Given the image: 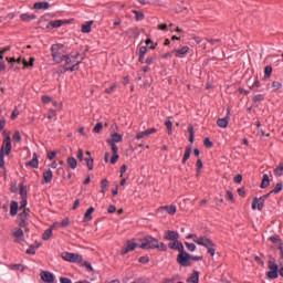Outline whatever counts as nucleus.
Returning a JSON list of instances; mask_svg holds the SVG:
<instances>
[{"instance_id": "f257e3e1", "label": "nucleus", "mask_w": 283, "mask_h": 283, "mask_svg": "<svg viewBox=\"0 0 283 283\" xmlns=\"http://www.w3.org/2000/svg\"><path fill=\"white\" fill-rule=\"evenodd\" d=\"M195 238L193 242L198 244L199 247H205L208 251V253L213 258L216 255V243L207 237H198V234H188L187 240H191Z\"/></svg>"}, {"instance_id": "f03ea898", "label": "nucleus", "mask_w": 283, "mask_h": 283, "mask_svg": "<svg viewBox=\"0 0 283 283\" xmlns=\"http://www.w3.org/2000/svg\"><path fill=\"white\" fill-rule=\"evenodd\" d=\"M78 56H81L80 52L74 54H66L64 57L65 66L64 72H76L78 71V65H81L82 61H78Z\"/></svg>"}, {"instance_id": "7ed1b4c3", "label": "nucleus", "mask_w": 283, "mask_h": 283, "mask_svg": "<svg viewBox=\"0 0 283 283\" xmlns=\"http://www.w3.org/2000/svg\"><path fill=\"white\" fill-rule=\"evenodd\" d=\"M51 55L54 63H56V65L63 63V61L65 60V56L67 55V53L65 52V45L53 44L51 46Z\"/></svg>"}, {"instance_id": "20e7f679", "label": "nucleus", "mask_w": 283, "mask_h": 283, "mask_svg": "<svg viewBox=\"0 0 283 283\" xmlns=\"http://www.w3.org/2000/svg\"><path fill=\"white\" fill-rule=\"evenodd\" d=\"M3 143L4 145L0 149V169L6 167L4 154L6 156H10V153L12 151V138H10V135L4 138Z\"/></svg>"}, {"instance_id": "39448f33", "label": "nucleus", "mask_w": 283, "mask_h": 283, "mask_svg": "<svg viewBox=\"0 0 283 283\" xmlns=\"http://www.w3.org/2000/svg\"><path fill=\"white\" fill-rule=\"evenodd\" d=\"M62 259L65 260V262H72L74 264H81L83 262V255L72 252H63Z\"/></svg>"}, {"instance_id": "423d86ee", "label": "nucleus", "mask_w": 283, "mask_h": 283, "mask_svg": "<svg viewBox=\"0 0 283 283\" xmlns=\"http://www.w3.org/2000/svg\"><path fill=\"white\" fill-rule=\"evenodd\" d=\"M158 247V240L154 237H146L144 238L140 249L149 250V249H156Z\"/></svg>"}, {"instance_id": "0eeeda50", "label": "nucleus", "mask_w": 283, "mask_h": 283, "mask_svg": "<svg viewBox=\"0 0 283 283\" xmlns=\"http://www.w3.org/2000/svg\"><path fill=\"white\" fill-rule=\"evenodd\" d=\"M191 254L187 253L185 250L178 254L177 262L181 266H191Z\"/></svg>"}, {"instance_id": "6e6552de", "label": "nucleus", "mask_w": 283, "mask_h": 283, "mask_svg": "<svg viewBox=\"0 0 283 283\" xmlns=\"http://www.w3.org/2000/svg\"><path fill=\"white\" fill-rule=\"evenodd\" d=\"M269 272H266V276L269 280H277L279 276V270H277V263L275 261H269Z\"/></svg>"}, {"instance_id": "1a4fd4ad", "label": "nucleus", "mask_w": 283, "mask_h": 283, "mask_svg": "<svg viewBox=\"0 0 283 283\" xmlns=\"http://www.w3.org/2000/svg\"><path fill=\"white\" fill-rule=\"evenodd\" d=\"M28 218H30V209L24 208L23 211L18 216V224L21 228L28 227Z\"/></svg>"}, {"instance_id": "9d476101", "label": "nucleus", "mask_w": 283, "mask_h": 283, "mask_svg": "<svg viewBox=\"0 0 283 283\" xmlns=\"http://www.w3.org/2000/svg\"><path fill=\"white\" fill-rule=\"evenodd\" d=\"M164 239L170 242H176L177 240H180V233L174 230H166L164 234Z\"/></svg>"}, {"instance_id": "9b49d317", "label": "nucleus", "mask_w": 283, "mask_h": 283, "mask_svg": "<svg viewBox=\"0 0 283 283\" xmlns=\"http://www.w3.org/2000/svg\"><path fill=\"white\" fill-rule=\"evenodd\" d=\"M172 54H175V56L177 59H185L187 56V54H189V46H182L181 49H175V50H172Z\"/></svg>"}, {"instance_id": "f8f14e48", "label": "nucleus", "mask_w": 283, "mask_h": 283, "mask_svg": "<svg viewBox=\"0 0 283 283\" xmlns=\"http://www.w3.org/2000/svg\"><path fill=\"white\" fill-rule=\"evenodd\" d=\"M156 132H158V129H156V128H148V129L137 134L135 136V139L136 140H140L142 138H147V137L151 136V134H156Z\"/></svg>"}, {"instance_id": "ddd939ff", "label": "nucleus", "mask_w": 283, "mask_h": 283, "mask_svg": "<svg viewBox=\"0 0 283 283\" xmlns=\"http://www.w3.org/2000/svg\"><path fill=\"white\" fill-rule=\"evenodd\" d=\"M40 277L43 282L54 283V274H52V272L42 271L40 273Z\"/></svg>"}, {"instance_id": "4468645a", "label": "nucleus", "mask_w": 283, "mask_h": 283, "mask_svg": "<svg viewBox=\"0 0 283 283\" xmlns=\"http://www.w3.org/2000/svg\"><path fill=\"white\" fill-rule=\"evenodd\" d=\"M264 200L258 197H255L252 201V209L255 211V209H258V211H262V209H264Z\"/></svg>"}, {"instance_id": "2eb2a0df", "label": "nucleus", "mask_w": 283, "mask_h": 283, "mask_svg": "<svg viewBox=\"0 0 283 283\" xmlns=\"http://www.w3.org/2000/svg\"><path fill=\"white\" fill-rule=\"evenodd\" d=\"M168 247L175 251H179V253H182V251H185V245L178 239L177 241L169 243Z\"/></svg>"}, {"instance_id": "dca6fc26", "label": "nucleus", "mask_w": 283, "mask_h": 283, "mask_svg": "<svg viewBox=\"0 0 283 283\" xmlns=\"http://www.w3.org/2000/svg\"><path fill=\"white\" fill-rule=\"evenodd\" d=\"M54 178V172H52V169H46L43 172V182L45 185H50V182H52V179Z\"/></svg>"}, {"instance_id": "f3484780", "label": "nucleus", "mask_w": 283, "mask_h": 283, "mask_svg": "<svg viewBox=\"0 0 283 283\" xmlns=\"http://www.w3.org/2000/svg\"><path fill=\"white\" fill-rule=\"evenodd\" d=\"M56 227H59V223H53L49 229H46L44 231V233L42 234V239L49 240L50 238H52V231H54V229H56Z\"/></svg>"}, {"instance_id": "a211bd4d", "label": "nucleus", "mask_w": 283, "mask_h": 283, "mask_svg": "<svg viewBox=\"0 0 283 283\" xmlns=\"http://www.w3.org/2000/svg\"><path fill=\"white\" fill-rule=\"evenodd\" d=\"M231 114V112L228 111L227 117L224 118H219L217 120V125L218 127H221L222 129H226V127L229 126V115Z\"/></svg>"}, {"instance_id": "6ab92c4d", "label": "nucleus", "mask_w": 283, "mask_h": 283, "mask_svg": "<svg viewBox=\"0 0 283 283\" xmlns=\"http://www.w3.org/2000/svg\"><path fill=\"white\" fill-rule=\"evenodd\" d=\"M27 167H32V169H39V156L33 153L32 160L27 163Z\"/></svg>"}, {"instance_id": "aec40b11", "label": "nucleus", "mask_w": 283, "mask_h": 283, "mask_svg": "<svg viewBox=\"0 0 283 283\" xmlns=\"http://www.w3.org/2000/svg\"><path fill=\"white\" fill-rule=\"evenodd\" d=\"M86 157L84 160L86 163V167L88 169V171H93L94 170V158H92V154L90 151H86Z\"/></svg>"}, {"instance_id": "412c9836", "label": "nucleus", "mask_w": 283, "mask_h": 283, "mask_svg": "<svg viewBox=\"0 0 283 283\" xmlns=\"http://www.w3.org/2000/svg\"><path fill=\"white\" fill-rule=\"evenodd\" d=\"M50 9V2H35L33 4V10H49Z\"/></svg>"}, {"instance_id": "4be33fe9", "label": "nucleus", "mask_w": 283, "mask_h": 283, "mask_svg": "<svg viewBox=\"0 0 283 283\" xmlns=\"http://www.w3.org/2000/svg\"><path fill=\"white\" fill-rule=\"evenodd\" d=\"M126 34H128L130 39H138V36H140V31H138L137 28H132L126 31Z\"/></svg>"}, {"instance_id": "5701e85b", "label": "nucleus", "mask_w": 283, "mask_h": 283, "mask_svg": "<svg viewBox=\"0 0 283 283\" xmlns=\"http://www.w3.org/2000/svg\"><path fill=\"white\" fill-rule=\"evenodd\" d=\"M17 213H19V202L11 201V205H10V216H12V218H14V216H17Z\"/></svg>"}, {"instance_id": "b1692460", "label": "nucleus", "mask_w": 283, "mask_h": 283, "mask_svg": "<svg viewBox=\"0 0 283 283\" xmlns=\"http://www.w3.org/2000/svg\"><path fill=\"white\" fill-rule=\"evenodd\" d=\"M13 235L15 237V242H19V240H24L25 234L23 233V230L21 228H18L13 231Z\"/></svg>"}, {"instance_id": "393cba45", "label": "nucleus", "mask_w": 283, "mask_h": 283, "mask_svg": "<svg viewBox=\"0 0 283 283\" xmlns=\"http://www.w3.org/2000/svg\"><path fill=\"white\" fill-rule=\"evenodd\" d=\"M20 18H21L22 21H25L27 23H29V21L36 20V14H34V13H32V14H30V13H22L20 15Z\"/></svg>"}, {"instance_id": "a878e982", "label": "nucleus", "mask_w": 283, "mask_h": 283, "mask_svg": "<svg viewBox=\"0 0 283 283\" xmlns=\"http://www.w3.org/2000/svg\"><path fill=\"white\" fill-rule=\"evenodd\" d=\"M107 143H113V144L123 143V135H120L118 133H114L112 135V138L107 139Z\"/></svg>"}, {"instance_id": "bb28decb", "label": "nucleus", "mask_w": 283, "mask_h": 283, "mask_svg": "<svg viewBox=\"0 0 283 283\" xmlns=\"http://www.w3.org/2000/svg\"><path fill=\"white\" fill-rule=\"evenodd\" d=\"M187 282L199 283L200 282V272L193 271L190 277L187 279Z\"/></svg>"}, {"instance_id": "cd10ccee", "label": "nucleus", "mask_w": 283, "mask_h": 283, "mask_svg": "<svg viewBox=\"0 0 283 283\" xmlns=\"http://www.w3.org/2000/svg\"><path fill=\"white\" fill-rule=\"evenodd\" d=\"M160 209H164V211H167V213H169V216H175V213L177 211L176 205L164 206V207H160Z\"/></svg>"}, {"instance_id": "c85d7f7f", "label": "nucleus", "mask_w": 283, "mask_h": 283, "mask_svg": "<svg viewBox=\"0 0 283 283\" xmlns=\"http://www.w3.org/2000/svg\"><path fill=\"white\" fill-rule=\"evenodd\" d=\"M94 21H88L85 24L82 25V32L83 34H90V32H92V25H93Z\"/></svg>"}, {"instance_id": "c756f323", "label": "nucleus", "mask_w": 283, "mask_h": 283, "mask_svg": "<svg viewBox=\"0 0 283 283\" xmlns=\"http://www.w3.org/2000/svg\"><path fill=\"white\" fill-rule=\"evenodd\" d=\"M19 189L21 198H28V188L25 187L24 182L19 184Z\"/></svg>"}, {"instance_id": "7c9ffc66", "label": "nucleus", "mask_w": 283, "mask_h": 283, "mask_svg": "<svg viewBox=\"0 0 283 283\" xmlns=\"http://www.w3.org/2000/svg\"><path fill=\"white\" fill-rule=\"evenodd\" d=\"M269 185H271V179H269V176L266 174H264L260 187H261V189H266V187H269Z\"/></svg>"}, {"instance_id": "2f4dec72", "label": "nucleus", "mask_w": 283, "mask_h": 283, "mask_svg": "<svg viewBox=\"0 0 283 283\" xmlns=\"http://www.w3.org/2000/svg\"><path fill=\"white\" fill-rule=\"evenodd\" d=\"M94 211V207H91L86 210L85 214H84V222H90L92 221L93 217H92V212Z\"/></svg>"}, {"instance_id": "473e14b6", "label": "nucleus", "mask_w": 283, "mask_h": 283, "mask_svg": "<svg viewBox=\"0 0 283 283\" xmlns=\"http://www.w3.org/2000/svg\"><path fill=\"white\" fill-rule=\"evenodd\" d=\"M67 165L71 169H76V167H78V163L76 161V158H74V157L67 158Z\"/></svg>"}, {"instance_id": "72a5a7b5", "label": "nucleus", "mask_w": 283, "mask_h": 283, "mask_svg": "<svg viewBox=\"0 0 283 283\" xmlns=\"http://www.w3.org/2000/svg\"><path fill=\"white\" fill-rule=\"evenodd\" d=\"M271 74H273V66L266 65L264 69V78H271Z\"/></svg>"}, {"instance_id": "f704fd0d", "label": "nucleus", "mask_w": 283, "mask_h": 283, "mask_svg": "<svg viewBox=\"0 0 283 283\" xmlns=\"http://www.w3.org/2000/svg\"><path fill=\"white\" fill-rule=\"evenodd\" d=\"M165 126H166V129L168 130V135L171 136V134H174V123L171 120H166L165 122Z\"/></svg>"}, {"instance_id": "c9c22d12", "label": "nucleus", "mask_w": 283, "mask_h": 283, "mask_svg": "<svg viewBox=\"0 0 283 283\" xmlns=\"http://www.w3.org/2000/svg\"><path fill=\"white\" fill-rule=\"evenodd\" d=\"M190 157H191V147H187L182 158V165H185V163H187L188 158Z\"/></svg>"}, {"instance_id": "e433bc0d", "label": "nucleus", "mask_w": 283, "mask_h": 283, "mask_svg": "<svg viewBox=\"0 0 283 283\" xmlns=\"http://www.w3.org/2000/svg\"><path fill=\"white\" fill-rule=\"evenodd\" d=\"M264 98H265L264 94H258L252 98V103H262Z\"/></svg>"}, {"instance_id": "4c0bfd02", "label": "nucleus", "mask_w": 283, "mask_h": 283, "mask_svg": "<svg viewBox=\"0 0 283 283\" xmlns=\"http://www.w3.org/2000/svg\"><path fill=\"white\" fill-rule=\"evenodd\" d=\"M102 193H106L107 187H109V181L107 179L102 180Z\"/></svg>"}, {"instance_id": "58836bf2", "label": "nucleus", "mask_w": 283, "mask_h": 283, "mask_svg": "<svg viewBox=\"0 0 283 283\" xmlns=\"http://www.w3.org/2000/svg\"><path fill=\"white\" fill-rule=\"evenodd\" d=\"M39 244H36V247L34 245H31L28 250H27V253L28 255H34L36 253V249H39Z\"/></svg>"}, {"instance_id": "ea45409f", "label": "nucleus", "mask_w": 283, "mask_h": 283, "mask_svg": "<svg viewBox=\"0 0 283 283\" xmlns=\"http://www.w3.org/2000/svg\"><path fill=\"white\" fill-rule=\"evenodd\" d=\"M51 28H61V25H63V20H55L50 22Z\"/></svg>"}, {"instance_id": "a19ab883", "label": "nucleus", "mask_w": 283, "mask_h": 283, "mask_svg": "<svg viewBox=\"0 0 283 283\" xmlns=\"http://www.w3.org/2000/svg\"><path fill=\"white\" fill-rule=\"evenodd\" d=\"M282 189H283V185H282V182H279V184H276V187L270 191V193H280V191H282Z\"/></svg>"}, {"instance_id": "79ce46f5", "label": "nucleus", "mask_w": 283, "mask_h": 283, "mask_svg": "<svg viewBox=\"0 0 283 283\" xmlns=\"http://www.w3.org/2000/svg\"><path fill=\"white\" fill-rule=\"evenodd\" d=\"M156 249H158V251H167V244H165V242L157 241Z\"/></svg>"}, {"instance_id": "37998d69", "label": "nucleus", "mask_w": 283, "mask_h": 283, "mask_svg": "<svg viewBox=\"0 0 283 283\" xmlns=\"http://www.w3.org/2000/svg\"><path fill=\"white\" fill-rule=\"evenodd\" d=\"M189 143H193V125L188 126Z\"/></svg>"}, {"instance_id": "c03bdc74", "label": "nucleus", "mask_w": 283, "mask_h": 283, "mask_svg": "<svg viewBox=\"0 0 283 283\" xmlns=\"http://www.w3.org/2000/svg\"><path fill=\"white\" fill-rule=\"evenodd\" d=\"M135 17H136V21H143V19H145V13L139 12V11H133Z\"/></svg>"}, {"instance_id": "a18cd8bd", "label": "nucleus", "mask_w": 283, "mask_h": 283, "mask_svg": "<svg viewBox=\"0 0 283 283\" xmlns=\"http://www.w3.org/2000/svg\"><path fill=\"white\" fill-rule=\"evenodd\" d=\"M282 174H283V166H282V164H280L279 167H276L274 169V175L280 177V176H282Z\"/></svg>"}, {"instance_id": "49530a36", "label": "nucleus", "mask_w": 283, "mask_h": 283, "mask_svg": "<svg viewBox=\"0 0 283 283\" xmlns=\"http://www.w3.org/2000/svg\"><path fill=\"white\" fill-rule=\"evenodd\" d=\"M13 142L14 143H21V133L19 130H15L13 134Z\"/></svg>"}, {"instance_id": "de8ad7c7", "label": "nucleus", "mask_w": 283, "mask_h": 283, "mask_svg": "<svg viewBox=\"0 0 283 283\" xmlns=\"http://www.w3.org/2000/svg\"><path fill=\"white\" fill-rule=\"evenodd\" d=\"M126 249L130 252V251H135L136 250V243L132 242V241H127V245Z\"/></svg>"}, {"instance_id": "09e8293b", "label": "nucleus", "mask_w": 283, "mask_h": 283, "mask_svg": "<svg viewBox=\"0 0 283 283\" xmlns=\"http://www.w3.org/2000/svg\"><path fill=\"white\" fill-rule=\"evenodd\" d=\"M103 129V123H97L95 127L93 128V132L95 134H101V130Z\"/></svg>"}, {"instance_id": "8fccbe9b", "label": "nucleus", "mask_w": 283, "mask_h": 283, "mask_svg": "<svg viewBox=\"0 0 283 283\" xmlns=\"http://www.w3.org/2000/svg\"><path fill=\"white\" fill-rule=\"evenodd\" d=\"M260 82H259V80H255V82H254V84H252L251 86H250V90L252 91V92H258V88L260 87Z\"/></svg>"}, {"instance_id": "3c124183", "label": "nucleus", "mask_w": 283, "mask_h": 283, "mask_svg": "<svg viewBox=\"0 0 283 283\" xmlns=\"http://www.w3.org/2000/svg\"><path fill=\"white\" fill-rule=\"evenodd\" d=\"M203 145H205V147L211 148V147H213V142H211V139L209 137H206L203 140Z\"/></svg>"}, {"instance_id": "603ef678", "label": "nucleus", "mask_w": 283, "mask_h": 283, "mask_svg": "<svg viewBox=\"0 0 283 283\" xmlns=\"http://www.w3.org/2000/svg\"><path fill=\"white\" fill-rule=\"evenodd\" d=\"M109 147L112 148L113 154H118V146L114 142H108Z\"/></svg>"}, {"instance_id": "864d4df0", "label": "nucleus", "mask_w": 283, "mask_h": 283, "mask_svg": "<svg viewBox=\"0 0 283 283\" xmlns=\"http://www.w3.org/2000/svg\"><path fill=\"white\" fill-rule=\"evenodd\" d=\"M23 65L24 67H32L34 65V57H31L29 62L23 60Z\"/></svg>"}, {"instance_id": "5fc2aeb1", "label": "nucleus", "mask_w": 283, "mask_h": 283, "mask_svg": "<svg viewBox=\"0 0 283 283\" xmlns=\"http://www.w3.org/2000/svg\"><path fill=\"white\" fill-rule=\"evenodd\" d=\"M156 59H158L156 55L148 56L145 61L146 65H151V63H154V61H156Z\"/></svg>"}, {"instance_id": "6e6d98bb", "label": "nucleus", "mask_w": 283, "mask_h": 283, "mask_svg": "<svg viewBox=\"0 0 283 283\" xmlns=\"http://www.w3.org/2000/svg\"><path fill=\"white\" fill-rule=\"evenodd\" d=\"M186 249H188V251H196V245L193 243H189V242H185Z\"/></svg>"}, {"instance_id": "4d7b16f0", "label": "nucleus", "mask_w": 283, "mask_h": 283, "mask_svg": "<svg viewBox=\"0 0 283 283\" xmlns=\"http://www.w3.org/2000/svg\"><path fill=\"white\" fill-rule=\"evenodd\" d=\"M116 90V84H112L109 88H105V94H114V91Z\"/></svg>"}, {"instance_id": "13d9d810", "label": "nucleus", "mask_w": 283, "mask_h": 283, "mask_svg": "<svg viewBox=\"0 0 283 283\" xmlns=\"http://www.w3.org/2000/svg\"><path fill=\"white\" fill-rule=\"evenodd\" d=\"M22 200L20 201V208L19 209H25L28 207V198H21Z\"/></svg>"}, {"instance_id": "bf43d9fd", "label": "nucleus", "mask_w": 283, "mask_h": 283, "mask_svg": "<svg viewBox=\"0 0 283 283\" xmlns=\"http://www.w3.org/2000/svg\"><path fill=\"white\" fill-rule=\"evenodd\" d=\"M61 227L65 228V227H70V218H64L62 220V222L60 223Z\"/></svg>"}, {"instance_id": "052dcab7", "label": "nucleus", "mask_w": 283, "mask_h": 283, "mask_svg": "<svg viewBox=\"0 0 283 283\" xmlns=\"http://www.w3.org/2000/svg\"><path fill=\"white\" fill-rule=\"evenodd\" d=\"M118 154H113L112 158H111V165H116V163L118 161Z\"/></svg>"}, {"instance_id": "680f3d73", "label": "nucleus", "mask_w": 283, "mask_h": 283, "mask_svg": "<svg viewBox=\"0 0 283 283\" xmlns=\"http://www.w3.org/2000/svg\"><path fill=\"white\" fill-rule=\"evenodd\" d=\"M46 158L49 160H54V158H56V151H49Z\"/></svg>"}, {"instance_id": "e2e57ef3", "label": "nucleus", "mask_w": 283, "mask_h": 283, "mask_svg": "<svg viewBox=\"0 0 283 283\" xmlns=\"http://www.w3.org/2000/svg\"><path fill=\"white\" fill-rule=\"evenodd\" d=\"M272 87H273V90H275V91L282 90V83H280V82H273V83H272Z\"/></svg>"}, {"instance_id": "0e129e2a", "label": "nucleus", "mask_w": 283, "mask_h": 283, "mask_svg": "<svg viewBox=\"0 0 283 283\" xmlns=\"http://www.w3.org/2000/svg\"><path fill=\"white\" fill-rule=\"evenodd\" d=\"M140 264H148L149 262V256H140L139 258Z\"/></svg>"}, {"instance_id": "69168bd1", "label": "nucleus", "mask_w": 283, "mask_h": 283, "mask_svg": "<svg viewBox=\"0 0 283 283\" xmlns=\"http://www.w3.org/2000/svg\"><path fill=\"white\" fill-rule=\"evenodd\" d=\"M280 235H273V237H270V241H272L273 244L280 242Z\"/></svg>"}, {"instance_id": "338daca9", "label": "nucleus", "mask_w": 283, "mask_h": 283, "mask_svg": "<svg viewBox=\"0 0 283 283\" xmlns=\"http://www.w3.org/2000/svg\"><path fill=\"white\" fill-rule=\"evenodd\" d=\"M233 180L235 185H240V182H242V175H237Z\"/></svg>"}, {"instance_id": "774afa93", "label": "nucleus", "mask_w": 283, "mask_h": 283, "mask_svg": "<svg viewBox=\"0 0 283 283\" xmlns=\"http://www.w3.org/2000/svg\"><path fill=\"white\" fill-rule=\"evenodd\" d=\"M61 283H72V280L70 277L62 276L60 277Z\"/></svg>"}]
</instances>
